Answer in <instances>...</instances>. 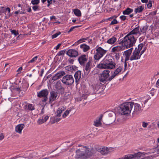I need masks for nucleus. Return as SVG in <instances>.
<instances>
[{
    "instance_id": "f257e3e1",
    "label": "nucleus",
    "mask_w": 159,
    "mask_h": 159,
    "mask_svg": "<svg viewBox=\"0 0 159 159\" xmlns=\"http://www.w3.org/2000/svg\"><path fill=\"white\" fill-rule=\"evenodd\" d=\"M138 34L139 35L141 34V33L139 31V27L135 28L128 34L125 36L122 40L123 44L128 47H131L133 46L135 43L136 41L135 37Z\"/></svg>"
},
{
    "instance_id": "f03ea898",
    "label": "nucleus",
    "mask_w": 159,
    "mask_h": 159,
    "mask_svg": "<svg viewBox=\"0 0 159 159\" xmlns=\"http://www.w3.org/2000/svg\"><path fill=\"white\" fill-rule=\"evenodd\" d=\"M116 64L112 56L107 54L104 59L97 65L99 69H112L116 67Z\"/></svg>"
},
{
    "instance_id": "7ed1b4c3",
    "label": "nucleus",
    "mask_w": 159,
    "mask_h": 159,
    "mask_svg": "<svg viewBox=\"0 0 159 159\" xmlns=\"http://www.w3.org/2000/svg\"><path fill=\"white\" fill-rule=\"evenodd\" d=\"M82 148L78 149L76 151V154L72 159H85L91 156L92 153L89 151L88 148L86 146L83 147Z\"/></svg>"
},
{
    "instance_id": "20e7f679",
    "label": "nucleus",
    "mask_w": 159,
    "mask_h": 159,
    "mask_svg": "<svg viewBox=\"0 0 159 159\" xmlns=\"http://www.w3.org/2000/svg\"><path fill=\"white\" fill-rule=\"evenodd\" d=\"M133 102H125L120 105L119 107L120 114L127 115L130 114L133 107Z\"/></svg>"
},
{
    "instance_id": "39448f33",
    "label": "nucleus",
    "mask_w": 159,
    "mask_h": 159,
    "mask_svg": "<svg viewBox=\"0 0 159 159\" xmlns=\"http://www.w3.org/2000/svg\"><path fill=\"white\" fill-rule=\"evenodd\" d=\"M123 42L122 40L119 43V44H121V45L114 47L111 49V52L113 53V54L116 60H118L120 58L121 54V51L130 48L127 47L126 46L123 44L124 43L122 42Z\"/></svg>"
},
{
    "instance_id": "423d86ee",
    "label": "nucleus",
    "mask_w": 159,
    "mask_h": 159,
    "mask_svg": "<svg viewBox=\"0 0 159 159\" xmlns=\"http://www.w3.org/2000/svg\"><path fill=\"white\" fill-rule=\"evenodd\" d=\"M110 73V71L108 70H104L99 76L100 81L102 83L111 81V80H109L111 78V76L109 77Z\"/></svg>"
},
{
    "instance_id": "0eeeda50",
    "label": "nucleus",
    "mask_w": 159,
    "mask_h": 159,
    "mask_svg": "<svg viewBox=\"0 0 159 159\" xmlns=\"http://www.w3.org/2000/svg\"><path fill=\"white\" fill-rule=\"evenodd\" d=\"M61 81L64 84L71 85L74 83V80L72 75H66L63 77Z\"/></svg>"
},
{
    "instance_id": "6e6552de",
    "label": "nucleus",
    "mask_w": 159,
    "mask_h": 159,
    "mask_svg": "<svg viewBox=\"0 0 159 159\" xmlns=\"http://www.w3.org/2000/svg\"><path fill=\"white\" fill-rule=\"evenodd\" d=\"M96 52L94 57L95 59L97 61L100 59L107 52V50L103 49L101 47H98L96 49Z\"/></svg>"
},
{
    "instance_id": "1a4fd4ad",
    "label": "nucleus",
    "mask_w": 159,
    "mask_h": 159,
    "mask_svg": "<svg viewBox=\"0 0 159 159\" xmlns=\"http://www.w3.org/2000/svg\"><path fill=\"white\" fill-rule=\"evenodd\" d=\"M146 153L144 152H139L133 154H128L125 155V157L121 159H139L143 157Z\"/></svg>"
},
{
    "instance_id": "9d476101",
    "label": "nucleus",
    "mask_w": 159,
    "mask_h": 159,
    "mask_svg": "<svg viewBox=\"0 0 159 159\" xmlns=\"http://www.w3.org/2000/svg\"><path fill=\"white\" fill-rule=\"evenodd\" d=\"M116 69L111 76L109 80H112L117 75L120 73L123 68V65L122 64L117 65L116 66Z\"/></svg>"
},
{
    "instance_id": "9b49d317",
    "label": "nucleus",
    "mask_w": 159,
    "mask_h": 159,
    "mask_svg": "<svg viewBox=\"0 0 159 159\" xmlns=\"http://www.w3.org/2000/svg\"><path fill=\"white\" fill-rule=\"evenodd\" d=\"M133 106H134V110L133 114L135 115H137L141 113L142 111L140 105L137 103H134L133 102Z\"/></svg>"
},
{
    "instance_id": "f8f14e48",
    "label": "nucleus",
    "mask_w": 159,
    "mask_h": 159,
    "mask_svg": "<svg viewBox=\"0 0 159 159\" xmlns=\"http://www.w3.org/2000/svg\"><path fill=\"white\" fill-rule=\"evenodd\" d=\"M66 54L72 57H75L78 55V52L74 49H70L67 51Z\"/></svg>"
},
{
    "instance_id": "ddd939ff",
    "label": "nucleus",
    "mask_w": 159,
    "mask_h": 159,
    "mask_svg": "<svg viewBox=\"0 0 159 159\" xmlns=\"http://www.w3.org/2000/svg\"><path fill=\"white\" fill-rule=\"evenodd\" d=\"M141 57L140 53L134 50L130 56V60L132 61L134 60H138Z\"/></svg>"
},
{
    "instance_id": "4468645a",
    "label": "nucleus",
    "mask_w": 159,
    "mask_h": 159,
    "mask_svg": "<svg viewBox=\"0 0 159 159\" xmlns=\"http://www.w3.org/2000/svg\"><path fill=\"white\" fill-rule=\"evenodd\" d=\"M109 118L108 119L109 122V124H106L107 125H110L114 122L116 119V115L115 112L111 111L108 114Z\"/></svg>"
},
{
    "instance_id": "2eb2a0df",
    "label": "nucleus",
    "mask_w": 159,
    "mask_h": 159,
    "mask_svg": "<svg viewBox=\"0 0 159 159\" xmlns=\"http://www.w3.org/2000/svg\"><path fill=\"white\" fill-rule=\"evenodd\" d=\"M88 57L85 54L81 55L79 57L78 59L80 64L82 66H84L85 63L87 61Z\"/></svg>"
},
{
    "instance_id": "dca6fc26",
    "label": "nucleus",
    "mask_w": 159,
    "mask_h": 159,
    "mask_svg": "<svg viewBox=\"0 0 159 159\" xmlns=\"http://www.w3.org/2000/svg\"><path fill=\"white\" fill-rule=\"evenodd\" d=\"M65 75V73L64 71H60L57 73L52 78V80L55 81L61 78L63 76Z\"/></svg>"
},
{
    "instance_id": "f3484780",
    "label": "nucleus",
    "mask_w": 159,
    "mask_h": 159,
    "mask_svg": "<svg viewBox=\"0 0 159 159\" xmlns=\"http://www.w3.org/2000/svg\"><path fill=\"white\" fill-rule=\"evenodd\" d=\"M74 77L75 79V83L78 84L79 82L80 79L81 77V71L78 70L74 74Z\"/></svg>"
},
{
    "instance_id": "a211bd4d",
    "label": "nucleus",
    "mask_w": 159,
    "mask_h": 159,
    "mask_svg": "<svg viewBox=\"0 0 159 159\" xmlns=\"http://www.w3.org/2000/svg\"><path fill=\"white\" fill-rule=\"evenodd\" d=\"M48 92L47 89H43L38 93L37 96L39 98L47 96Z\"/></svg>"
},
{
    "instance_id": "6ab92c4d",
    "label": "nucleus",
    "mask_w": 159,
    "mask_h": 159,
    "mask_svg": "<svg viewBox=\"0 0 159 159\" xmlns=\"http://www.w3.org/2000/svg\"><path fill=\"white\" fill-rule=\"evenodd\" d=\"M57 93L56 92L52 91L50 92V96L49 98V102H52L55 100L57 96Z\"/></svg>"
},
{
    "instance_id": "aec40b11",
    "label": "nucleus",
    "mask_w": 159,
    "mask_h": 159,
    "mask_svg": "<svg viewBox=\"0 0 159 159\" xmlns=\"http://www.w3.org/2000/svg\"><path fill=\"white\" fill-rule=\"evenodd\" d=\"M25 127V125L22 124H20L17 125L15 128V130L17 133L21 134L22 130Z\"/></svg>"
},
{
    "instance_id": "412c9836",
    "label": "nucleus",
    "mask_w": 159,
    "mask_h": 159,
    "mask_svg": "<svg viewBox=\"0 0 159 159\" xmlns=\"http://www.w3.org/2000/svg\"><path fill=\"white\" fill-rule=\"evenodd\" d=\"M98 151L102 155H105L108 153L109 150L107 147H103L98 149Z\"/></svg>"
},
{
    "instance_id": "4be33fe9",
    "label": "nucleus",
    "mask_w": 159,
    "mask_h": 159,
    "mask_svg": "<svg viewBox=\"0 0 159 159\" xmlns=\"http://www.w3.org/2000/svg\"><path fill=\"white\" fill-rule=\"evenodd\" d=\"M35 109L34 105L30 103H27L25 107V110L26 111H33Z\"/></svg>"
},
{
    "instance_id": "5701e85b",
    "label": "nucleus",
    "mask_w": 159,
    "mask_h": 159,
    "mask_svg": "<svg viewBox=\"0 0 159 159\" xmlns=\"http://www.w3.org/2000/svg\"><path fill=\"white\" fill-rule=\"evenodd\" d=\"M80 47L84 52H87L90 49V47L85 44H81Z\"/></svg>"
},
{
    "instance_id": "b1692460",
    "label": "nucleus",
    "mask_w": 159,
    "mask_h": 159,
    "mask_svg": "<svg viewBox=\"0 0 159 159\" xmlns=\"http://www.w3.org/2000/svg\"><path fill=\"white\" fill-rule=\"evenodd\" d=\"M124 53L125 56V61L130 60V56L132 53L130 52L129 50H128L125 51Z\"/></svg>"
},
{
    "instance_id": "393cba45",
    "label": "nucleus",
    "mask_w": 159,
    "mask_h": 159,
    "mask_svg": "<svg viewBox=\"0 0 159 159\" xmlns=\"http://www.w3.org/2000/svg\"><path fill=\"white\" fill-rule=\"evenodd\" d=\"M55 88L57 91H59L64 89V88L61 85V84L60 81H58L55 85Z\"/></svg>"
},
{
    "instance_id": "a878e982",
    "label": "nucleus",
    "mask_w": 159,
    "mask_h": 159,
    "mask_svg": "<svg viewBox=\"0 0 159 159\" xmlns=\"http://www.w3.org/2000/svg\"><path fill=\"white\" fill-rule=\"evenodd\" d=\"M102 116H101L98 119L94 122V125L97 127L101 125V120L102 119Z\"/></svg>"
},
{
    "instance_id": "bb28decb",
    "label": "nucleus",
    "mask_w": 159,
    "mask_h": 159,
    "mask_svg": "<svg viewBox=\"0 0 159 159\" xmlns=\"http://www.w3.org/2000/svg\"><path fill=\"white\" fill-rule=\"evenodd\" d=\"M116 40L117 39L116 37H113L108 39L107 42L110 44H112L116 41Z\"/></svg>"
},
{
    "instance_id": "cd10ccee",
    "label": "nucleus",
    "mask_w": 159,
    "mask_h": 159,
    "mask_svg": "<svg viewBox=\"0 0 159 159\" xmlns=\"http://www.w3.org/2000/svg\"><path fill=\"white\" fill-rule=\"evenodd\" d=\"M133 9L129 7H127L123 11V14L124 15H129L133 11Z\"/></svg>"
},
{
    "instance_id": "c85d7f7f",
    "label": "nucleus",
    "mask_w": 159,
    "mask_h": 159,
    "mask_svg": "<svg viewBox=\"0 0 159 159\" xmlns=\"http://www.w3.org/2000/svg\"><path fill=\"white\" fill-rule=\"evenodd\" d=\"M91 63L90 60H89L86 63L85 66V70L87 71H90L91 68Z\"/></svg>"
},
{
    "instance_id": "c756f323",
    "label": "nucleus",
    "mask_w": 159,
    "mask_h": 159,
    "mask_svg": "<svg viewBox=\"0 0 159 159\" xmlns=\"http://www.w3.org/2000/svg\"><path fill=\"white\" fill-rule=\"evenodd\" d=\"M66 70L69 71H72L75 70L76 69V67L75 66H68L66 67Z\"/></svg>"
},
{
    "instance_id": "7c9ffc66",
    "label": "nucleus",
    "mask_w": 159,
    "mask_h": 159,
    "mask_svg": "<svg viewBox=\"0 0 159 159\" xmlns=\"http://www.w3.org/2000/svg\"><path fill=\"white\" fill-rule=\"evenodd\" d=\"M74 14L77 16H80L81 15V13L80 10L75 9L74 10Z\"/></svg>"
},
{
    "instance_id": "2f4dec72",
    "label": "nucleus",
    "mask_w": 159,
    "mask_h": 159,
    "mask_svg": "<svg viewBox=\"0 0 159 159\" xmlns=\"http://www.w3.org/2000/svg\"><path fill=\"white\" fill-rule=\"evenodd\" d=\"M143 7L140 6L135 9L134 11L135 13H139L142 12L143 9Z\"/></svg>"
},
{
    "instance_id": "473e14b6",
    "label": "nucleus",
    "mask_w": 159,
    "mask_h": 159,
    "mask_svg": "<svg viewBox=\"0 0 159 159\" xmlns=\"http://www.w3.org/2000/svg\"><path fill=\"white\" fill-rule=\"evenodd\" d=\"M143 45V43L140 44H139V45L138 47V48H136L134 50L136 51H138V52L140 53V51L142 49Z\"/></svg>"
},
{
    "instance_id": "72a5a7b5",
    "label": "nucleus",
    "mask_w": 159,
    "mask_h": 159,
    "mask_svg": "<svg viewBox=\"0 0 159 159\" xmlns=\"http://www.w3.org/2000/svg\"><path fill=\"white\" fill-rule=\"evenodd\" d=\"M87 98V96L86 95L83 94L81 97H78L76 98V100L77 101H80L83 99H85Z\"/></svg>"
},
{
    "instance_id": "f704fd0d",
    "label": "nucleus",
    "mask_w": 159,
    "mask_h": 159,
    "mask_svg": "<svg viewBox=\"0 0 159 159\" xmlns=\"http://www.w3.org/2000/svg\"><path fill=\"white\" fill-rule=\"evenodd\" d=\"M35 152L30 153L28 156H26V157L28 159H31L35 157L36 156Z\"/></svg>"
},
{
    "instance_id": "c9c22d12",
    "label": "nucleus",
    "mask_w": 159,
    "mask_h": 159,
    "mask_svg": "<svg viewBox=\"0 0 159 159\" xmlns=\"http://www.w3.org/2000/svg\"><path fill=\"white\" fill-rule=\"evenodd\" d=\"M148 27L146 26H144L142 28H140V32L141 33V34L145 33Z\"/></svg>"
},
{
    "instance_id": "e433bc0d",
    "label": "nucleus",
    "mask_w": 159,
    "mask_h": 159,
    "mask_svg": "<svg viewBox=\"0 0 159 159\" xmlns=\"http://www.w3.org/2000/svg\"><path fill=\"white\" fill-rule=\"evenodd\" d=\"M72 110V109L70 108L69 110H67L62 115L63 117L64 118H65L69 113Z\"/></svg>"
},
{
    "instance_id": "4c0bfd02",
    "label": "nucleus",
    "mask_w": 159,
    "mask_h": 159,
    "mask_svg": "<svg viewBox=\"0 0 159 159\" xmlns=\"http://www.w3.org/2000/svg\"><path fill=\"white\" fill-rule=\"evenodd\" d=\"M62 107H60L58 108V109L57 111V116L59 117H60L61 116V114L62 112Z\"/></svg>"
},
{
    "instance_id": "58836bf2",
    "label": "nucleus",
    "mask_w": 159,
    "mask_h": 159,
    "mask_svg": "<svg viewBox=\"0 0 159 159\" xmlns=\"http://www.w3.org/2000/svg\"><path fill=\"white\" fill-rule=\"evenodd\" d=\"M45 122L44 120L43 117L42 118H39L37 122L38 124L39 125L41 124L44 123Z\"/></svg>"
},
{
    "instance_id": "ea45409f",
    "label": "nucleus",
    "mask_w": 159,
    "mask_h": 159,
    "mask_svg": "<svg viewBox=\"0 0 159 159\" xmlns=\"http://www.w3.org/2000/svg\"><path fill=\"white\" fill-rule=\"evenodd\" d=\"M21 88V87H20V88L19 87H17V86H16V87H15L14 88H12L11 90L12 91H16L18 92H20L21 90L20 88Z\"/></svg>"
},
{
    "instance_id": "a19ab883",
    "label": "nucleus",
    "mask_w": 159,
    "mask_h": 159,
    "mask_svg": "<svg viewBox=\"0 0 159 159\" xmlns=\"http://www.w3.org/2000/svg\"><path fill=\"white\" fill-rule=\"evenodd\" d=\"M22 85V88L21 90H23L24 91H26L28 88V84H23Z\"/></svg>"
},
{
    "instance_id": "79ce46f5",
    "label": "nucleus",
    "mask_w": 159,
    "mask_h": 159,
    "mask_svg": "<svg viewBox=\"0 0 159 159\" xmlns=\"http://www.w3.org/2000/svg\"><path fill=\"white\" fill-rule=\"evenodd\" d=\"M38 57V56H36L32 59H31L28 62V63L34 62L35 61H36L37 60Z\"/></svg>"
},
{
    "instance_id": "37998d69",
    "label": "nucleus",
    "mask_w": 159,
    "mask_h": 159,
    "mask_svg": "<svg viewBox=\"0 0 159 159\" xmlns=\"http://www.w3.org/2000/svg\"><path fill=\"white\" fill-rule=\"evenodd\" d=\"M31 3L33 5L38 4L39 2V0H32L31 1Z\"/></svg>"
},
{
    "instance_id": "c03bdc74",
    "label": "nucleus",
    "mask_w": 159,
    "mask_h": 159,
    "mask_svg": "<svg viewBox=\"0 0 159 159\" xmlns=\"http://www.w3.org/2000/svg\"><path fill=\"white\" fill-rule=\"evenodd\" d=\"M60 117L57 116V115L54 118V122H57L61 120V118Z\"/></svg>"
},
{
    "instance_id": "a18cd8bd",
    "label": "nucleus",
    "mask_w": 159,
    "mask_h": 159,
    "mask_svg": "<svg viewBox=\"0 0 159 159\" xmlns=\"http://www.w3.org/2000/svg\"><path fill=\"white\" fill-rule=\"evenodd\" d=\"M61 33L60 32H58L55 33V34L52 35V38L54 39L55 38H56Z\"/></svg>"
},
{
    "instance_id": "49530a36",
    "label": "nucleus",
    "mask_w": 159,
    "mask_h": 159,
    "mask_svg": "<svg viewBox=\"0 0 159 159\" xmlns=\"http://www.w3.org/2000/svg\"><path fill=\"white\" fill-rule=\"evenodd\" d=\"M65 50H63L60 51L57 53V55L58 56H60L61 55H63L65 54Z\"/></svg>"
},
{
    "instance_id": "de8ad7c7",
    "label": "nucleus",
    "mask_w": 159,
    "mask_h": 159,
    "mask_svg": "<svg viewBox=\"0 0 159 159\" xmlns=\"http://www.w3.org/2000/svg\"><path fill=\"white\" fill-rule=\"evenodd\" d=\"M11 32L12 34H14L15 36H16L18 34V33L16 32V30H11Z\"/></svg>"
},
{
    "instance_id": "09e8293b",
    "label": "nucleus",
    "mask_w": 159,
    "mask_h": 159,
    "mask_svg": "<svg viewBox=\"0 0 159 159\" xmlns=\"http://www.w3.org/2000/svg\"><path fill=\"white\" fill-rule=\"evenodd\" d=\"M148 125V123L144 121L142 123V126L144 128H146Z\"/></svg>"
},
{
    "instance_id": "8fccbe9b",
    "label": "nucleus",
    "mask_w": 159,
    "mask_h": 159,
    "mask_svg": "<svg viewBox=\"0 0 159 159\" xmlns=\"http://www.w3.org/2000/svg\"><path fill=\"white\" fill-rule=\"evenodd\" d=\"M118 23L117 21L115 19H114L110 24V25L116 24Z\"/></svg>"
},
{
    "instance_id": "3c124183",
    "label": "nucleus",
    "mask_w": 159,
    "mask_h": 159,
    "mask_svg": "<svg viewBox=\"0 0 159 159\" xmlns=\"http://www.w3.org/2000/svg\"><path fill=\"white\" fill-rule=\"evenodd\" d=\"M6 10L8 11V13L7 14V16H8L9 17L10 16V13L11 10H10V8L9 7H7L6 9Z\"/></svg>"
},
{
    "instance_id": "603ef678",
    "label": "nucleus",
    "mask_w": 159,
    "mask_h": 159,
    "mask_svg": "<svg viewBox=\"0 0 159 159\" xmlns=\"http://www.w3.org/2000/svg\"><path fill=\"white\" fill-rule=\"evenodd\" d=\"M43 152L41 151H39L38 152H35V155H36V157H37L38 156H41V154Z\"/></svg>"
},
{
    "instance_id": "864d4df0",
    "label": "nucleus",
    "mask_w": 159,
    "mask_h": 159,
    "mask_svg": "<svg viewBox=\"0 0 159 159\" xmlns=\"http://www.w3.org/2000/svg\"><path fill=\"white\" fill-rule=\"evenodd\" d=\"M39 6H34L32 8L34 11H36L39 9Z\"/></svg>"
},
{
    "instance_id": "5fc2aeb1",
    "label": "nucleus",
    "mask_w": 159,
    "mask_h": 159,
    "mask_svg": "<svg viewBox=\"0 0 159 159\" xmlns=\"http://www.w3.org/2000/svg\"><path fill=\"white\" fill-rule=\"evenodd\" d=\"M82 40H84V39H80L79 40H78L76 42H75V43L74 44H73V46L75 45H77L79 43H80L81 41Z\"/></svg>"
},
{
    "instance_id": "6e6d98bb",
    "label": "nucleus",
    "mask_w": 159,
    "mask_h": 159,
    "mask_svg": "<svg viewBox=\"0 0 159 159\" xmlns=\"http://www.w3.org/2000/svg\"><path fill=\"white\" fill-rule=\"evenodd\" d=\"M152 6V3L151 1H149L148 4L147 5V7L148 8H150Z\"/></svg>"
},
{
    "instance_id": "4d7b16f0",
    "label": "nucleus",
    "mask_w": 159,
    "mask_h": 159,
    "mask_svg": "<svg viewBox=\"0 0 159 159\" xmlns=\"http://www.w3.org/2000/svg\"><path fill=\"white\" fill-rule=\"evenodd\" d=\"M52 0H47L48 4L47 5V7H49L50 5L52 3Z\"/></svg>"
},
{
    "instance_id": "13d9d810",
    "label": "nucleus",
    "mask_w": 159,
    "mask_h": 159,
    "mask_svg": "<svg viewBox=\"0 0 159 159\" xmlns=\"http://www.w3.org/2000/svg\"><path fill=\"white\" fill-rule=\"evenodd\" d=\"M42 117L43 118L45 122L48 119L49 116H43Z\"/></svg>"
},
{
    "instance_id": "bf43d9fd",
    "label": "nucleus",
    "mask_w": 159,
    "mask_h": 159,
    "mask_svg": "<svg viewBox=\"0 0 159 159\" xmlns=\"http://www.w3.org/2000/svg\"><path fill=\"white\" fill-rule=\"evenodd\" d=\"M120 19L123 20H125L126 19V16H121L120 17Z\"/></svg>"
},
{
    "instance_id": "052dcab7",
    "label": "nucleus",
    "mask_w": 159,
    "mask_h": 159,
    "mask_svg": "<svg viewBox=\"0 0 159 159\" xmlns=\"http://www.w3.org/2000/svg\"><path fill=\"white\" fill-rule=\"evenodd\" d=\"M61 43H59V44H58L57 46L55 47V48L57 50L58 49H59V47H60V46L61 45Z\"/></svg>"
},
{
    "instance_id": "680f3d73",
    "label": "nucleus",
    "mask_w": 159,
    "mask_h": 159,
    "mask_svg": "<svg viewBox=\"0 0 159 159\" xmlns=\"http://www.w3.org/2000/svg\"><path fill=\"white\" fill-rule=\"evenodd\" d=\"M4 138V136L2 134H0V140H2Z\"/></svg>"
},
{
    "instance_id": "e2e57ef3",
    "label": "nucleus",
    "mask_w": 159,
    "mask_h": 159,
    "mask_svg": "<svg viewBox=\"0 0 159 159\" xmlns=\"http://www.w3.org/2000/svg\"><path fill=\"white\" fill-rule=\"evenodd\" d=\"M43 99L42 100V101L43 102H46L47 101L48 99V98L47 96H46L45 97H43Z\"/></svg>"
},
{
    "instance_id": "0e129e2a",
    "label": "nucleus",
    "mask_w": 159,
    "mask_h": 159,
    "mask_svg": "<svg viewBox=\"0 0 159 159\" xmlns=\"http://www.w3.org/2000/svg\"><path fill=\"white\" fill-rule=\"evenodd\" d=\"M74 60L72 59H69L68 60V61L70 63L73 64L74 62Z\"/></svg>"
},
{
    "instance_id": "69168bd1",
    "label": "nucleus",
    "mask_w": 159,
    "mask_h": 159,
    "mask_svg": "<svg viewBox=\"0 0 159 159\" xmlns=\"http://www.w3.org/2000/svg\"><path fill=\"white\" fill-rule=\"evenodd\" d=\"M44 69H41V74L40 75V76H43V74L44 72Z\"/></svg>"
},
{
    "instance_id": "338daca9",
    "label": "nucleus",
    "mask_w": 159,
    "mask_h": 159,
    "mask_svg": "<svg viewBox=\"0 0 159 159\" xmlns=\"http://www.w3.org/2000/svg\"><path fill=\"white\" fill-rule=\"evenodd\" d=\"M146 49L145 48H144V49L142 50L141 52H140V54L141 55V56L142 55L143 53L145 51Z\"/></svg>"
},
{
    "instance_id": "774afa93",
    "label": "nucleus",
    "mask_w": 159,
    "mask_h": 159,
    "mask_svg": "<svg viewBox=\"0 0 159 159\" xmlns=\"http://www.w3.org/2000/svg\"><path fill=\"white\" fill-rule=\"evenodd\" d=\"M156 85H157V87H158V86H159V81L158 80L156 83Z\"/></svg>"
}]
</instances>
